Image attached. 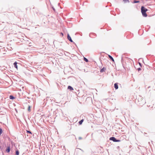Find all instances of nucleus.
<instances>
[{"label":"nucleus","mask_w":155,"mask_h":155,"mask_svg":"<svg viewBox=\"0 0 155 155\" xmlns=\"http://www.w3.org/2000/svg\"><path fill=\"white\" fill-rule=\"evenodd\" d=\"M141 10L143 16L146 17L147 16V15L146 13V12L147 11L148 9L145 8L143 6H142L141 8Z\"/></svg>","instance_id":"obj_1"},{"label":"nucleus","mask_w":155,"mask_h":155,"mask_svg":"<svg viewBox=\"0 0 155 155\" xmlns=\"http://www.w3.org/2000/svg\"><path fill=\"white\" fill-rule=\"evenodd\" d=\"M67 38L68 40L71 42H73V41H72L71 36H70L69 34H67Z\"/></svg>","instance_id":"obj_2"},{"label":"nucleus","mask_w":155,"mask_h":155,"mask_svg":"<svg viewBox=\"0 0 155 155\" xmlns=\"http://www.w3.org/2000/svg\"><path fill=\"white\" fill-rule=\"evenodd\" d=\"M109 140H112L114 142H115L116 139L114 137H111L110 138Z\"/></svg>","instance_id":"obj_3"},{"label":"nucleus","mask_w":155,"mask_h":155,"mask_svg":"<svg viewBox=\"0 0 155 155\" xmlns=\"http://www.w3.org/2000/svg\"><path fill=\"white\" fill-rule=\"evenodd\" d=\"M10 150V146H8L6 149V151L7 153H9Z\"/></svg>","instance_id":"obj_4"},{"label":"nucleus","mask_w":155,"mask_h":155,"mask_svg":"<svg viewBox=\"0 0 155 155\" xmlns=\"http://www.w3.org/2000/svg\"><path fill=\"white\" fill-rule=\"evenodd\" d=\"M17 62L16 61H15L13 64L14 67L15 68L17 69L18 66L17 65Z\"/></svg>","instance_id":"obj_5"},{"label":"nucleus","mask_w":155,"mask_h":155,"mask_svg":"<svg viewBox=\"0 0 155 155\" xmlns=\"http://www.w3.org/2000/svg\"><path fill=\"white\" fill-rule=\"evenodd\" d=\"M114 87L116 89H118V88L117 83H115L114 84Z\"/></svg>","instance_id":"obj_6"},{"label":"nucleus","mask_w":155,"mask_h":155,"mask_svg":"<svg viewBox=\"0 0 155 155\" xmlns=\"http://www.w3.org/2000/svg\"><path fill=\"white\" fill-rule=\"evenodd\" d=\"M68 89L70 90V91H72L74 90L73 87L70 86H68Z\"/></svg>","instance_id":"obj_7"},{"label":"nucleus","mask_w":155,"mask_h":155,"mask_svg":"<svg viewBox=\"0 0 155 155\" xmlns=\"http://www.w3.org/2000/svg\"><path fill=\"white\" fill-rule=\"evenodd\" d=\"M9 98L11 100H13L15 98V97L12 95H10Z\"/></svg>","instance_id":"obj_8"},{"label":"nucleus","mask_w":155,"mask_h":155,"mask_svg":"<svg viewBox=\"0 0 155 155\" xmlns=\"http://www.w3.org/2000/svg\"><path fill=\"white\" fill-rule=\"evenodd\" d=\"M106 69L104 67H103L100 70V72L101 73H102L105 70H106Z\"/></svg>","instance_id":"obj_9"},{"label":"nucleus","mask_w":155,"mask_h":155,"mask_svg":"<svg viewBox=\"0 0 155 155\" xmlns=\"http://www.w3.org/2000/svg\"><path fill=\"white\" fill-rule=\"evenodd\" d=\"M108 57H109V58L112 60V61H114V58H113L111 56H110V55H108Z\"/></svg>","instance_id":"obj_10"},{"label":"nucleus","mask_w":155,"mask_h":155,"mask_svg":"<svg viewBox=\"0 0 155 155\" xmlns=\"http://www.w3.org/2000/svg\"><path fill=\"white\" fill-rule=\"evenodd\" d=\"M84 121V120L83 119H82V120H81L79 122V124L80 125H81L82 124V123H83V122Z\"/></svg>","instance_id":"obj_11"},{"label":"nucleus","mask_w":155,"mask_h":155,"mask_svg":"<svg viewBox=\"0 0 155 155\" xmlns=\"http://www.w3.org/2000/svg\"><path fill=\"white\" fill-rule=\"evenodd\" d=\"M92 35H96V34H95L94 33H90L89 34V36L90 37L92 38Z\"/></svg>","instance_id":"obj_12"},{"label":"nucleus","mask_w":155,"mask_h":155,"mask_svg":"<svg viewBox=\"0 0 155 155\" xmlns=\"http://www.w3.org/2000/svg\"><path fill=\"white\" fill-rule=\"evenodd\" d=\"M84 60L86 62H88V60L85 57H84Z\"/></svg>","instance_id":"obj_13"},{"label":"nucleus","mask_w":155,"mask_h":155,"mask_svg":"<svg viewBox=\"0 0 155 155\" xmlns=\"http://www.w3.org/2000/svg\"><path fill=\"white\" fill-rule=\"evenodd\" d=\"M15 154L16 155H18L19 154V152L18 150L16 151Z\"/></svg>","instance_id":"obj_14"},{"label":"nucleus","mask_w":155,"mask_h":155,"mask_svg":"<svg viewBox=\"0 0 155 155\" xmlns=\"http://www.w3.org/2000/svg\"><path fill=\"white\" fill-rule=\"evenodd\" d=\"M139 1H136V0H134V2H133V3H138L139 2Z\"/></svg>","instance_id":"obj_15"},{"label":"nucleus","mask_w":155,"mask_h":155,"mask_svg":"<svg viewBox=\"0 0 155 155\" xmlns=\"http://www.w3.org/2000/svg\"><path fill=\"white\" fill-rule=\"evenodd\" d=\"M123 1L125 3H127V2L128 3L129 2V0H123Z\"/></svg>","instance_id":"obj_16"},{"label":"nucleus","mask_w":155,"mask_h":155,"mask_svg":"<svg viewBox=\"0 0 155 155\" xmlns=\"http://www.w3.org/2000/svg\"><path fill=\"white\" fill-rule=\"evenodd\" d=\"M31 107H28L27 109L28 110V111L29 112H30L31 110Z\"/></svg>","instance_id":"obj_17"},{"label":"nucleus","mask_w":155,"mask_h":155,"mask_svg":"<svg viewBox=\"0 0 155 155\" xmlns=\"http://www.w3.org/2000/svg\"><path fill=\"white\" fill-rule=\"evenodd\" d=\"M2 132V129L0 128V135L1 134Z\"/></svg>","instance_id":"obj_18"},{"label":"nucleus","mask_w":155,"mask_h":155,"mask_svg":"<svg viewBox=\"0 0 155 155\" xmlns=\"http://www.w3.org/2000/svg\"><path fill=\"white\" fill-rule=\"evenodd\" d=\"M27 133H28L30 134H32V133H31V132L29 130H27Z\"/></svg>","instance_id":"obj_19"},{"label":"nucleus","mask_w":155,"mask_h":155,"mask_svg":"<svg viewBox=\"0 0 155 155\" xmlns=\"http://www.w3.org/2000/svg\"><path fill=\"white\" fill-rule=\"evenodd\" d=\"M120 140H117L116 139V140L115 142H119L120 141Z\"/></svg>","instance_id":"obj_20"},{"label":"nucleus","mask_w":155,"mask_h":155,"mask_svg":"<svg viewBox=\"0 0 155 155\" xmlns=\"http://www.w3.org/2000/svg\"><path fill=\"white\" fill-rule=\"evenodd\" d=\"M137 70L138 71H140L141 70V68H139L137 69Z\"/></svg>","instance_id":"obj_21"},{"label":"nucleus","mask_w":155,"mask_h":155,"mask_svg":"<svg viewBox=\"0 0 155 155\" xmlns=\"http://www.w3.org/2000/svg\"><path fill=\"white\" fill-rule=\"evenodd\" d=\"M78 139L79 140H81L82 139V138L81 137H79L78 138Z\"/></svg>","instance_id":"obj_22"},{"label":"nucleus","mask_w":155,"mask_h":155,"mask_svg":"<svg viewBox=\"0 0 155 155\" xmlns=\"http://www.w3.org/2000/svg\"><path fill=\"white\" fill-rule=\"evenodd\" d=\"M139 65H140V66L141 67V66H142L140 62H139Z\"/></svg>","instance_id":"obj_23"},{"label":"nucleus","mask_w":155,"mask_h":155,"mask_svg":"<svg viewBox=\"0 0 155 155\" xmlns=\"http://www.w3.org/2000/svg\"><path fill=\"white\" fill-rule=\"evenodd\" d=\"M52 9H53V10L54 11L55 10L54 8L53 7H52Z\"/></svg>","instance_id":"obj_24"},{"label":"nucleus","mask_w":155,"mask_h":155,"mask_svg":"<svg viewBox=\"0 0 155 155\" xmlns=\"http://www.w3.org/2000/svg\"><path fill=\"white\" fill-rule=\"evenodd\" d=\"M104 109H106V110H110V109H108L107 108H104Z\"/></svg>","instance_id":"obj_25"},{"label":"nucleus","mask_w":155,"mask_h":155,"mask_svg":"<svg viewBox=\"0 0 155 155\" xmlns=\"http://www.w3.org/2000/svg\"><path fill=\"white\" fill-rule=\"evenodd\" d=\"M61 35H62V36H63V35H63V34L61 32Z\"/></svg>","instance_id":"obj_26"},{"label":"nucleus","mask_w":155,"mask_h":155,"mask_svg":"<svg viewBox=\"0 0 155 155\" xmlns=\"http://www.w3.org/2000/svg\"><path fill=\"white\" fill-rule=\"evenodd\" d=\"M1 108H2V109H4V107H1Z\"/></svg>","instance_id":"obj_27"},{"label":"nucleus","mask_w":155,"mask_h":155,"mask_svg":"<svg viewBox=\"0 0 155 155\" xmlns=\"http://www.w3.org/2000/svg\"><path fill=\"white\" fill-rule=\"evenodd\" d=\"M15 110L16 111V112H17V109L16 108H15Z\"/></svg>","instance_id":"obj_28"},{"label":"nucleus","mask_w":155,"mask_h":155,"mask_svg":"<svg viewBox=\"0 0 155 155\" xmlns=\"http://www.w3.org/2000/svg\"><path fill=\"white\" fill-rule=\"evenodd\" d=\"M80 149L81 150V151H83L82 150H81V149Z\"/></svg>","instance_id":"obj_29"},{"label":"nucleus","mask_w":155,"mask_h":155,"mask_svg":"<svg viewBox=\"0 0 155 155\" xmlns=\"http://www.w3.org/2000/svg\"><path fill=\"white\" fill-rule=\"evenodd\" d=\"M1 109H1V108H0V112L1 111Z\"/></svg>","instance_id":"obj_30"},{"label":"nucleus","mask_w":155,"mask_h":155,"mask_svg":"<svg viewBox=\"0 0 155 155\" xmlns=\"http://www.w3.org/2000/svg\"><path fill=\"white\" fill-rule=\"evenodd\" d=\"M63 147H64V148H65V146H64Z\"/></svg>","instance_id":"obj_31"}]
</instances>
